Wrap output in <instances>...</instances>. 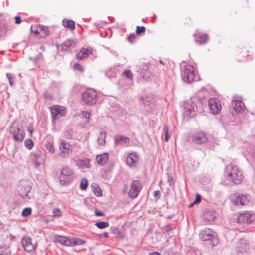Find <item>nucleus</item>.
Instances as JSON below:
<instances>
[{"instance_id": "obj_1", "label": "nucleus", "mask_w": 255, "mask_h": 255, "mask_svg": "<svg viewBox=\"0 0 255 255\" xmlns=\"http://www.w3.org/2000/svg\"><path fill=\"white\" fill-rule=\"evenodd\" d=\"M227 179L231 183L239 184L243 180L242 171L239 167L233 163L230 164L225 168Z\"/></svg>"}, {"instance_id": "obj_2", "label": "nucleus", "mask_w": 255, "mask_h": 255, "mask_svg": "<svg viewBox=\"0 0 255 255\" xmlns=\"http://www.w3.org/2000/svg\"><path fill=\"white\" fill-rule=\"evenodd\" d=\"M82 101L86 105H94L97 101L96 91L92 88L86 90L82 95Z\"/></svg>"}, {"instance_id": "obj_3", "label": "nucleus", "mask_w": 255, "mask_h": 255, "mask_svg": "<svg viewBox=\"0 0 255 255\" xmlns=\"http://www.w3.org/2000/svg\"><path fill=\"white\" fill-rule=\"evenodd\" d=\"M181 76L183 80L186 83L193 82L196 76L194 67L191 65H185L181 72Z\"/></svg>"}, {"instance_id": "obj_4", "label": "nucleus", "mask_w": 255, "mask_h": 255, "mask_svg": "<svg viewBox=\"0 0 255 255\" xmlns=\"http://www.w3.org/2000/svg\"><path fill=\"white\" fill-rule=\"evenodd\" d=\"M60 152L59 155L62 158H66L71 154L72 152V146L65 140H61L59 145Z\"/></svg>"}, {"instance_id": "obj_5", "label": "nucleus", "mask_w": 255, "mask_h": 255, "mask_svg": "<svg viewBox=\"0 0 255 255\" xmlns=\"http://www.w3.org/2000/svg\"><path fill=\"white\" fill-rule=\"evenodd\" d=\"M73 171L65 166L61 169L59 176L60 182L62 185H65L71 182V176L73 174Z\"/></svg>"}, {"instance_id": "obj_6", "label": "nucleus", "mask_w": 255, "mask_h": 255, "mask_svg": "<svg viewBox=\"0 0 255 255\" xmlns=\"http://www.w3.org/2000/svg\"><path fill=\"white\" fill-rule=\"evenodd\" d=\"M10 132L16 141H22L25 137V132L20 125L12 126L10 128Z\"/></svg>"}, {"instance_id": "obj_7", "label": "nucleus", "mask_w": 255, "mask_h": 255, "mask_svg": "<svg viewBox=\"0 0 255 255\" xmlns=\"http://www.w3.org/2000/svg\"><path fill=\"white\" fill-rule=\"evenodd\" d=\"M244 103L241 100V98L234 97L230 106V111L233 115L235 113L241 112L244 108Z\"/></svg>"}, {"instance_id": "obj_8", "label": "nucleus", "mask_w": 255, "mask_h": 255, "mask_svg": "<svg viewBox=\"0 0 255 255\" xmlns=\"http://www.w3.org/2000/svg\"><path fill=\"white\" fill-rule=\"evenodd\" d=\"M208 105L210 111L214 114H217L221 109L220 100L217 98H211L208 100Z\"/></svg>"}, {"instance_id": "obj_9", "label": "nucleus", "mask_w": 255, "mask_h": 255, "mask_svg": "<svg viewBox=\"0 0 255 255\" xmlns=\"http://www.w3.org/2000/svg\"><path fill=\"white\" fill-rule=\"evenodd\" d=\"M200 239L203 241H209L213 242L215 239L214 231L210 228H206L201 231L199 234Z\"/></svg>"}, {"instance_id": "obj_10", "label": "nucleus", "mask_w": 255, "mask_h": 255, "mask_svg": "<svg viewBox=\"0 0 255 255\" xmlns=\"http://www.w3.org/2000/svg\"><path fill=\"white\" fill-rule=\"evenodd\" d=\"M51 113L53 120L55 121L60 117L64 116L66 114L65 109L62 107L54 106L51 107Z\"/></svg>"}, {"instance_id": "obj_11", "label": "nucleus", "mask_w": 255, "mask_h": 255, "mask_svg": "<svg viewBox=\"0 0 255 255\" xmlns=\"http://www.w3.org/2000/svg\"><path fill=\"white\" fill-rule=\"evenodd\" d=\"M141 188L142 187L139 181H133L132 183L131 187L129 192V196L132 198H136L138 195Z\"/></svg>"}, {"instance_id": "obj_12", "label": "nucleus", "mask_w": 255, "mask_h": 255, "mask_svg": "<svg viewBox=\"0 0 255 255\" xmlns=\"http://www.w3.org/2000/svg\"><path fill=\"white\" fill-rule=\"evenodd\" d=\"M115 145L116 146H128L130 143V139L127 136L122 135H117L114 137Z\"/></svg>"}, {"instance_id": "obj_13", "label": "nucleus", "mask_w": 255, "mask_h": 255, "mask_svg": "<svg viewBox=\"0 0 255 255\" xmlns=\"http://www.w3.org/2000/svg\"><path fill=\"white\" fill-rule=\"evenodd\" d=\"M194 104L189 102H184L183 107L184 109V114L186 116L191 118L196 114V111L194 108Z\"/></svg>"}, {"instance_id": "obj_14", "label": "nucleus", "mask_w": 255, "mask_h": 255, "mask_svg": "<svg viewBox=\"0 0 255 255\" xmlns=\"http://www.w3.org/2000/svg\"><path fill=\"white\" fill-rule=\"evenodd\" d=\"M193 141L197 144H201L207 142L208 138L205 133L198 132L192 136Z\"/></svg>"}, {"instance_id": "obj_15", "label": "nucleus", "mask_w": 255, "mask_h": 255, "mask_svg": "<svg viewBox=\"0 0 255 255\" xmlns=\"http://www.w3.org/2000/svg\"><path fill=\"white\" fill-rule=\"evenodd\" d=\"M138 157L135 152L130 153L126 159V163L130 167L132 168L136 166L138 162Z\"/></svg>"}, {"instance_id": "obj_16", "label": "nucleus", "mask_w": 255, "mask_h": 255, "mask_svg": "<svg viewBox=\"0 0 255 255\" xmlns=\"http://www.w3.org/2000/svg\"><path fill=\"white\" fill-rule=\"evenodd\" d=\"M140 101L144 106H150L155 103V99L152 95L141 96L140 97Z\"/></svg>"}, {"instance_id": "obj_17", "label": "nucleus", "mask_w": 255, "mask_h": 255, "mask_svg": "<svg viewBox=\"0 0 255 255\" xmlns=\"http://www.w3.org/2000/svg\"><path fill=\"white\" fill-rule=\"evenodd\" d=\"M250 51L246 47H242L238 49L236 55L238 61H242L243 59L249 55Z\"/></svg>"}, {"instance_id": "obj_18", "label": "nucleus", "mask_w": 255, "mask_h": 255, "mask_svg": "<svg viewBox=\"0 0 255 255\" xmlns=\"http://www.w3.org/2000/svg\"><path fill=\"white\" fill-rule=\"evenodd\" d=\"M22 244L24 250L27 252H31L34 249L31 239L29 237H23L22 239Z\"/></svg>"}, {"instance_id": "obj_19", "label": "nucleus", "mask_w": 255, "mask_h": 255, "mask_svg": "<svg viewBox=\"0 0 255 255\" xmlns=\"http://www.w3.org/2000/svg\"><path fill=\"white\" fill-rule=\"evenodd\" d=\"M238 222H246L250 223L253 220V216L250 213L246 212L240 214L237 218Z\"/></svg>"}, {"instance_id": "obj_20", "label": "nucleus", "mask_w": 255, "mask_h": 255, "mask_svg": "<svg viewBox=\"0 0 255 255\" xmlns=\"http://www.w3.org/2000/svg\"><path fill=\"white\" fill-rule=\"evenodd\" d=\"M233 197L236 198V200L233 201V203L235 205H238L239 204L242 206L245 205L248 202L246 196L243 195H237V194H236L235 195H232V198Z\"/></svg>"}, {"instance_id": "obj_21", "label": "nucleus", "mask_w": 255, "mask_h": 255, "mask_svg": "<svg viewBox=\"0 0 255 255\" xmlns=\"http://www.w3.org/2000/svg\"><path fill=\"white\" fill-rule=\"evenodd\" d=\"M93 50L91 48H83L77 55V57L78 60H82L83 58L88 57L89 55L92 54Z\"/></svg>"}, {"instance_id": "obj_22", "label": "nucleus", "mask_w": 255, "mask_h": 255, "mask_svg": "<svg viewBox=\"0 0 255 255\" xmlns=\"http://www.w3.org/2000/svg\"><path fill=\"white\" fill-rule=\"evenodd\" d=\"M109 159L108 154L106 153L101 155H98L96 156L97 163L100 165L106 164Z\"/></svg>"}, {"instance_id": "obj_23", "label": "nucleus", "mask_w": 255, "mask_h": 255, "mask_svg": "<svg viewBox=\"0 0 255 255\" xmlns=\"http://www.w3.org/2000/svg\"><path fill=\"white\" fill-rule=\"evenodd\" d=\"M62 24L64 27L68 28L70 30L75 29V22L73 20L64 19L62 21Z\"/></svg>"}, {"instance_id": "obj_24", "label": "nucleus", "mask_w": 255, "mask_h": 255, "mask_svg": "<svg viewBox=\"0 0 255 255\" xmlns=\"http://www.w3.org/2000/svg\"><path fill=\"white\" fill-rule=\"evenodd\" d=\"M106 136V132L103 129L100 130L99 135L98 137L97 142L100 145H104L105 142Z\"/></svg>"}, {"instance_id": "obj_25", "label": "nucleus", "mask_w": 255, "mask_h": 255, "mask_svg": "<svg viewBox=\"0 0 255 255\" xmlns=\"http://www.w3.org/2000/svg\"><path fill=\"white\" fill-rule=\"evenodd\" d=\"M208 36L206 34H200L198 36V38L196 39L197 42L199 44H204L207 42Z\"/></svg>"}, {"instance_id": "obj_26", "label": "nucleus", "mask_w": 255, "mask_h": 255, "mask_svg": "<svg viewBox=\"0 0 255 255\" xmlns=\"http://www.w3.org/2000/svg\"><path fill=\"white\" fill-rule=\"evenodd\" d=\"M56 241L61 245L65 246H70L71 241L69 239L65 237L59 236L56 238Z\"/></svg>"}, {"instance_id": "obj_27", "label": "nucleus", "mask_w": 255, "mask_h": 255, "mask_svg": "<svg viewBox=\"0 0 255 255\" xmlns=\"http://www.w3.org/2000/svg\"><path fill=\"white\" fill-rule=\"evenodd\" d=\"M74 44V42L72 40L68 39L66 40L61 45L62 50L65 52L66 51L68 48L73 46Z\"/></svg>"}, {"instance_id": "obj_28", "label": "nucleus", "mask_w": 255, "mask_h": 255, "mask_svg": "<svg viewBox=\"0 0 255 255\" xmlns=\"http://www.w3.org/2000/svg\"><path fill=\"white\" fill-rule=\"evenodd\" d=\"M45 147L50 153L52 154H54L55 152V149L54 148L53 142L52 141H49L47 142L45 144Z\"/></svg>"}, {"instance_id": "obj_29", "label": "nucleus", "mask_w": 255, "mask_h": 255, "mask_svg": "<svg viewBox=\"0 0 255 255\" xmlns=\"http://www.w3.org/2000/svg\"><path fill=\"white\" fill-rule=\"evenodd\" d=\"M92 188L95 195L97 196H102V191L101 189L99 187L97 184H94L92 185Z\"/></svg>"}, {"instance_id": "obj_30", "label": "nucleus", "mask_w": 255, "mask_h": 255, "mask_svg": "<svg viewBox=\"0 0 255 255\" xmlns=\"http://www.w3.org/2000/svg\"><path fill=\"white\" fill-rule=\"evenodd\" d=\"M109 225V224L108 222L104 221H100L95 223V226L101 229L107 228Z\"/></svg>"}, {"instance_id": "obj_31", "label": "nucleus", "mask_w": 255, "mask_h": 255, "mask_svg": "<svg viewBox=\"0 0 255 255\" xmlns=\"http://www.w3.org/2000/svg\"><path fill=\"white\" fill-rule=\"evenodd\" d=\"M81 165L84 167L88 168L90 167V159L88 158H85L83 160H80Z\"/></svg>"}, {"instance_id": "obj_32", "label": "nucleus", "mask_w": 255, "mask_h": 255, "mask_svg": "<svg viewBox=\"0 0 255 255\" xmlns=\"http://www.w3.org/2000/svg\"><path fill=\"white\" fill-rule=\"evenodd\" d=\"M24 144L25 147L28 149H31L33 147L34 143L33 141L31 139H27L25 140Z\"/></svg>"}, {"instance_id": "obj_33", "label": "nucleus", "mask_w": 255, "mask_h": 255, "mask_svg": "<svg viewBox=\"0 0 255 255\" xmlns=\"http://www.w3.org/2000/svg\"><path fill=\"white\" fill-rule=\"evenodd\" d=\"M81 115L83 118H85L87 120L86 121V123L89 124V120L91 116V114L90 112L88 111H83L81 112Z\"/></svg>"}, {"instance_id": "obj_34", "label": "nucleus", "mask_w": 255, "mask_h": 255, "mask_svg": "<svg viewBox=\"0 0 255 255\" xmlns=\"http://www.w3.org/2000/svg\"><path fill=\"white\" fill-rule=\"evenodd\" d=\"M88 186V181L86 179H82L80 182V189L84 190H85Z\"/></svg>"}, {"instance_id": "obj_35", "label": "nucleus", "mask_w": 255, "mask_h": 255, "mask_svg": "<svg viewBox=\"0 0 255 255\" xmlns=\"http://www.w3.org/2000/svg\"><path fill=\"white\" fill-rule=\"evenodd\" d=\"M123 75L130 80L133 79V74L129 70H126L123 72Z\"/></svg>"}, {"instance_id": "obj_36", "label": "nucleus", "mask_w": 255, "mask_h": 255, "mask_svg": "<svg viewBox=\"0 0 255 255\" xmlns=\"http://www.w3.org/2000/svg\"><path fill=\"white\" fill-rule=\"evenodd\" d=\"M32 209L30 207L24 208L21 213V215L23 217H27L31 214Z\"/></svg>"}, {"instance_id": "obj_37", "label": "nucleus", "mask_w": 255, "mask_h": 255, "mask_svg": "<svg viewBox=\"0 0 255 255\" xmlns=\"http://www.w3.org/2000/svg\"><path fill=\"white\" fill-rule=\"evenodd\" d=\"M39 28L40 29V31L43 32L45 37L49 35V31L48 30V27L41 25H39Z\"/></svg>"}, {"instance_id": "obj_38", "label": "nucleus", "mask_w": 255, "mask_h": 255, "mask_svg": "<svg viewBox=\"0 0 255 255\" xmlns=\"http://www.w3.org/2000/svg\"><path fill=\"white\" fill-rule=\"evenodd\" d=\"M52 213L54 217L58 218L61 216V212L58 208H54L52 211Z\"/></svg>"}, {"instance_id": "obj_39", "label": "nucleus", "mask_w": 255, "mask_h": 255, "mask_svg": "<svg viewBox=\"0 0 255 255\" xmlns=\"http://www.w3.org/2000/svg\"><path fill=\"white\" fill-rule=\"evenodd\" d=\"M145 27L144 26H139L136 27V33L137 35H140L141 33H144L145 31Z\"/></svg>"}, {"instance_id": "obj_40", "label": "nucleus", "mask_w": 255, "mask_h": 255, "mask_svg": "<svg viewBox=\"0 0 255 255\" xmlns=\"http://www.w3.org/2000/svg\"><path fill=\"white\" fill-rule=\"evenodd\" d=\"M205 217L209 221L214 220L215 218V215L211 214L210 212H206L205 214Z\"/></svg>"}, {"instance_id": "obj_41", "label": "nucleus", "mask_w": 255, "mask_h": 255, "mask_svg": "<svg viewBox=\"0 0 255 255\" xmlns=\"http://www.w3.org/2000/svg\"><path fill=\"white\" fill-rule=\"evenodd\" d=\"M11 252L7 249L0 248V255H10Z\"/></svg>"}, {"instance_id": "obj_42", "label": "nucleus", "mask_w": 255, "mask_h": 255, "mask_svg": "<svg viewBox=\"0 0 255 255\" xmlns=\"http://www.w3.org/2000/svg\"><path fill=\"white\" fill-rule=\"evenodd\" d=\"M73 67L75 70H78L80 72H82L83 71V68L82 66L81 65H80V64H79L78 63H75L74 64Z\"/></svg>"}, {"instance_id": "obj_43", "label": "nucleus", "mask_w": 255, "mask_h": 255, "mask_svg": "<svg viewBox=\"0 0 255 255\" xmlns=\"http://www.w3.org/2000/svg\"><path fill=\"white\" fill-rule=\"evenodd\" d=\"M6 77L9 80V82L11 86H12L14 85V82L12 80L13 79V75L11 73H7Z\"/></svg>"}, {"instance_id": "obj_44", "label": "nucleus", "mask_w": 255, "mask_h": 255, "mask_svg": "<svg viewBox=\"0 0 255 255\" xmlns=\"http://www.w3.org/2000/svg\"><path fill=\"white\" fill-rule=\"evenodd\" d=\"M85 243V241L82 240L80 238H76L74 242V245H80Z\"/></svg>"}, {"instance_id": "obj_45", "label": "nucleus", "mask_w": 255, "mask_h": 255, "mask_svg": "<svg viewBox=\"0 0 255 255\" xmlns=\"http://www.w3.org/2000/svg\"><path fill=\"white\" fill-rule=\"evenodd\" d=\"M164 129L165 132V140L166 141H168L169 140V135H168V127L167 125H165L164 127Z\"/></svg>"}, {"instance_id": "obj_46", "label": "nucleus", "mask_w": 255, "mask_h": 255, "mask_svg": "<svg viewBox=\"0 0 255 255\" xmlns=\"http://www.w3.org/2000/svg\"><path fill=\"white\" fill-rule=\"evenodd\" d=\"M136 38V35L134 34H131L128 37V41L131 43H133L134 42V39Z\"/></svg>"}, {"instance_id": "obj_47", "label": "nucleus", "mask_w": 255, "mask_h": 255, "mask_svg": "<svg viewBox=\"0 0 255 255\" xmlns=\"http://www.w3.org/2000/svg\"><path fill=\"white\" fill-rule=\"evenodd\" d=\"M154 196L156 199H159L160 198V191H155L153 193Z\"/></svg>"}, {"instance_id": "obj_48", "label": "nucleus", "mask_w": 255, "mask_h": 255, "mask_svg": "<svg viewBox=\"0 0 255 255\" xmlns=\"http://www.w3.org/2000/svg\"><path fill=\"white\" fill-rule=\"evenodd\" d=\"M168 182L170 186L174 185V182L173 178L172 176H168Z\"/></svg>"}, {"instance_id": "obj_49", "label": "nucleus", "mask_w": 255, "mask_h": 255, "mask_svg": "<svg viewBox=\"0 0 255 255\" xmlns=\"http://www.w3.org/2000/svg\"><path fill=\"white\" fill-rule=\"evenodd\" d=\"M15 19L16 24H20L22 21L21 17L19 16H15Z\"/></svg>"}, {"instance_id": "obj_50", "label": "nucleus", "mask_w": 255, "mask_h": 255, "mask_svg": "<svg viewBox=\"0 0 255 255\" xmlns=\"http://www.w3.org/2000/svg\"><path fill=\"white\" fill-rule=\"evenodd\" d=\"M95 215H96L97 216H102L104 215L103 213H102V212L98 211V210L95 211Z\"/></svg>"}, {"instance_id": "obj_51", "label": "nucleus", "mask_w": 255, "mask_h": 255, "mask_svg": "<svg viewBox=\"0 0 255 255\" xmlns=\"http://www.w3.org/2000/svg\"><path fill=\"white\" fill-rule=\"evenodd\" d=\"M27 130L31 134H32L33 132V127L31 126H28L27 127Z\"/></svg>"}, {"instance_id": "obj_52", "label": "nucleus", "mask_w": 255, "mask_h": 255, "mask_svg": "<svg viewBox=\"0 0 255 255\" xmlns=\"http://www.w3.org/2000/svg\"><path fill=\"white\" fill-rule=\"evenodd\" d=\"M172 230V228L171 227H170L169 225H167L166 227L165 232L168 234L169 232Z\"/></svg>"}, {"instance_id": "obj_53", "label": "nucleus", "mask_w": 255, "mask_h": 255, "mask_svg": "<svg viewBox=\"0 0 255 255\" xmlns=\"http://www.w3.org/2000/svg\"><path fill=\"white\" fill-rule=\"evenodd\" d=\"M32 156L36 159H37L38 157L40 156V153H34L32 154Z\"/></svg>"}, {"instance_id": "obj_54", "label": "nucleus", "mask_w": 255, "mask_h": 255, "mask_svg": "<svg viewBox=\"0 0 255 255\" xmlns=\"http://www.w3.org/2000/svg\"><path fill=\"white\" fill-rule=\"evenodd\" d=\"M201 201V199H200V197L199 195H198V196L196 197L195 200L194 201V203H199Z\"/></svg>"}, {"instance_id": "obj_55", "label": "nucleus", "mask_w": 255, "mask_h": 255, "mask_svg": "<svg viewBox=\"0 0 255 255\" xmlns=\"http://www.w3.org/2000/svg\"><path fill=\"white\" fill-rule=\"evenodd\" d=\"M244 245L245 246V249L243 250H241V252H246L247 251L248 249V246L246 244H244Z\"/></svg>"}, {"instance_id": "obj_56", "label": "nucleus", "mask_w": 255, "mask_h": 255, "mask_svg": "<svg viewBox=\"0 0 255 255\" xmlns=\"http://www.w3.org/2000/svg\"><path fill=\"white\" fill-rule=\"evenodd\" d=\"M44 96L45 98L48 99H50V98L51 97L50 95L47 93H45L44 94Z\"/></svg>"}, {"instance_id": "obj_57", "label": "nucleus", "mask_w": 255, "mask_h": 255, "mask_svg": "<svg viewBox=\"0 0 255 255\" xmlns=\"http://www.w3.org/2000/svg\"><path fill=\"white\" fill-rule=\"evenodd\" d=\"M150 254L151 255H161V254L158 252H153L152 253H150Z\"/></svg>"}, {"instance_id": "obj_58", "label": "nucleus", "mask_w": 255, "mask_h": 255, "mask_svg": "<svg viewBox=\"0 0 255 255\" xmlns=\"http://www.w3.org/2000/svg\"><path fill=\"white\" fill-rule=\"evenodd\" d=\"M103 236L105 237V238H108V236H109V234L107 232H104L103 233Z\"/></svg>"}, {"instance_id": "obj_59", "label": "nucleus", "mask_w": 255, "mask_h": 255, "mask_svg": "<svg viewBox=\"0 0 255 255\" xmlns=\"http://www.w3.org/2000/svg\"><path fill=\"white\" fill-rule=\"evenodd\" d=\"M173 218V216L172 215H169L167 217V218L170 219H171Z\"/></svg>"}, {"instance_id": "obj_60", "label": "nucleus", "mask_w": 255, "mask_h": 255, "mask_svg": "<svg viewBox=\"0 0 255 255\" xmlns=\"http://www.w3.org/2000/svg\"><path fill=\"white\" fill-rule=\"evenodd\" d=\"M32 31H33L35 34H38V31H37V30H36V31H33V30H32Z\"/></svg>"}, {"instance_id": "obj_61", "label": "nucleus", "mask_w": 255, "mask_h": 255, "mask_svg": "<svg viewBox=\"0 0 255 255\" xmlns=\"http://www.w3.org/2000/svg\"><path fill=\"white\" fill-rule=\"evenodd\" d=\"M160 63L161 64H164V63H163V61H162V60H160Z\"/></svg>"}, {"instance_id": "obj_62", "label": "nucleus", "mask_w": 255, "mask_h": 255, "mask_svg": "<svg viewBox=\"0 0 255 255\" xmlns=\"http://www.w3.org/2000/svg\"><path fill=\"white\" fill-rule=\"evenodd\" d=\"M40 49H43V50H44V48H43V47H40Z\"/></svg>"}, {"instance_id": "obj_63", "label": "nucleus", "mask_w": 255, "mask_h": 255, "mask_svg": "<svg viewBox=\"0 0 255 255\" xmlns=\"http://www.w3.org/2000/svg\"><path fill=\"white\" fill-rule=\"evenodd\" d=\"M92 255H94L93 254H92Z\"/></svg>"}]
</instances>
